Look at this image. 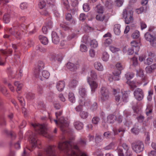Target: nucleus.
I'll use <instances>...</instances> for the list:
<instances>
[{"instance_id":"obj_1","label":"nucleus","mask_w":156,"mask_h":156,"mask_svg":"<svg viewBox=\"0 0 156 156\" xmlns=\"http://www.w3.org/2000/svg\"><path fill=\"white\" fill-rule=\"evenodd\" d=\"M117 151L120 156H131L132 155L131 151L129 147L125 143L123 144L122 146L119 147Z\"/></svg>"},{"instance_id":"obj_2","label":"nucleus","mask_w":156,"mask_h":156,"mask_svg":"<svg viewBox=\"0 0 156 156\" xmlns=\"http://www.w3.org/2000/svg\"><path fill=\"white\" fill-rule=\"evenodd\" d=\"M58 149L61 151L66 149L68 154H70L71 156H78V155L72 149L69 142H66L63 143H59L58 145Z\"/></svg>"},{"instance_id":"obj_3","label":"nucleus","mask_w":156,"mask_h":156,"mask_svg":"<svg viewBox=\"0 0 156 156\" xmlns=\"http://www.w3.org/2000/svg\"><path fill=\"white\" fill-rule=\"evenodd\" d=\"M133 12L132 9L127 8L123 11V17L125 19L126 24H128L133 22Z\"/></svg>"},{"instance_id":"obj_4","label":"nucleus","mask_w":156,"mask_h":156,"mask_svg":"<svg viewBox=\"0 0 156 156\" xmlns=\"http://www.w3.org/2000/svg\"><path fill=\"white\" fill-rule=\"evenodd\" d=\"M32 126L36 130H38L39 133L48 138H50V136L47 134V129L44 126L37 123H32Z\"/></svg>"},{"instance_id":"obj_5","label":"nucleus","mask_w":156,"mask_h":156,"mask_svg":"<svg viewBox=\"0 0 156 156\" xmlns=\"http://www.w3.org/2000/svg\"><path fill=\"white\" fill-rule=\"evenodd\" d=\"M132 148L133 150L136 153H140L144 150L143 143L140 140L136 141L132 144Z\"/></svg>"},{"instance_id":"obj_6","label":"nucleus","mask_w":156,"mask_h":156,"mask_svg":"<svg viewBox=\"0 0 156 156\" xmlns=\"http://www.w3.org/2000/svg\"><path fill=\"white\" fill-rule=\"evenodd\" d=\"M44 67V64L43 62L41 61L39 62L36 65L34 70L33 74L35 77L40 79L41 75H40V72Z\"/></svg>"},{"instance_id":"obj_7","label":"nucleus","mask_w":156,"mask_h":156,"mask_svg":"<svg viewBox=\"0 0 156 156\" xmlns=\"http://www.w3.org/2000/svg\"><path fill=\"white\" fill-rule=\"evenodd\" d=\"M146 39L150 42L151 44L154 47L156 46V38L149 33H147L145 35Z\"/></svg>"},{"instance_id":"obj_8","label":"nucleus","mask_w":156,"mask_h":156,"mask_svg":"<svg viewBox=\"0 0 156 156\" xmlns=\"http://www.w3.org/2000/svg\"><path fill=\"white\" fill-rule=\"evenodd\" d=\"M101 98L104 101H106L109 98V93L108 90L105 87H102L101 91Z\"/></svg>"},{"instance_id":"obj_9","label":"nucleus","mask_w":156,"mask_h":156,"mask_svg":"<svg viewBox=\"0 0 156 156\" xmlns=\"http://www.w3.org/2000/svg\"><path fill=\"white\" fill-rule=\"evenodd\" d=\"M134 96L138 100L140 101L143 98L144 93L142 90L140 88H137L134 93Z\"/></svg>"},{"instance_id":"obj_10","label":"nucleus","mask_w":156,"mask_h":156,"mask_svg":"<svg viewBox=\"0 0 156 156\" xmlns=\"http://www.w3.org/2000/svg\"><path fill=\"white\" fill-rule=\"evenodd\" d=\"M30 143L32 149L35 148L38 144L40 145V143L38 140H37L34 137L31 136L30 138Z\"/></svg>"},{"instance_id":"obj_11","label":"nucleus","mask_w":156,"mask_h":156,"mask_svg":"<svg viewBox=\"0 0 156 156\" xmlns=\"http://www.w3.org/2000/svg\"><path fill=\"white\" fill-rule=\"evenodd\" d=\"M58 122L60 124V127L61 129L68 126V124L66 120H65L63 117H61L59 119Z\"/></svg>"},{"instance_id":"obj_12","label":"nucleus","mask_w":156,"mask_h":156,"mask_svg":"<svg viewBox=\"0 0 156 156\" xmlns=\"http://www.w3.org/2000/svg\"><path fill=\"white\" fill-rule=\"evenodd\" d=\"M136 76H139L141 78V80H146V77L144 75L143 71L141 68H139L138 69L136 70Z\"/></svg>"},{"instance_id":"obj_13","label":"nucleus","mask_w":156,"mask_h":156,"mask_svg":"<svg viewBox=\"0 0 156 156\" xmlns=\"http://www.w3.org/2000/svg\"><path fill=\"white\" fill-rule=\"evenodd\" d=\"M87 80L91 87L92 90H94L97 88L98 84L96 82L91 80L90 78H88Z\"/></svg>"},{"instance_id":"obj_14","label":"nucleus","mask_w":156,"mask_h":156,"mask_svg":"<svg viewBox=\"0 0 156 156\" xmlns=\"http://www.w3.org/2000/svg\"><path fill=\"white\" fill-rule=\"evenodd\" d=\"M121 70L118 69H115L113 73V75L114 76V80H118L119 79V76L121 73Z\"/></svg>"},{"instance_id":"obj_15","label":"nucleus","mask_w":156,"mask_h":156,"mask_svg":"<svg viewBox=\"0 0 156 156\" xmlns=\"http://www.w3.org/2000/svg\"><path fill=\"white\" fill-rule=\"evenodd\" d=\"M50 75L49 73L46 70L43 71L42 73L40 76V79L41 80H43V79H48Z\"/></svg>"},{"instance_id":"obj_16","label":"nucleus","mask_w":156,"mask_h":156,"mask_svg":"<svg viewBox=\"0 0 156 156\" xmlns=\"http://www.w3.org/2000/svg\"><path fill=\"white\" fill-rule=\"evenodd\" d=\"M52 41L55 44H57L59 41L58 36L55 32H53L52 34Z\"/></svg>"},{"instance_id":"obj_17","label":"nucleus","mask_w":156,"mask_h":156,"mask_svg":"<svg viewBox=\"0 0 156 156\" xmlns=\"http://www.w3.org/2000/svg\"><path fill=\"white\" fill-rule=\"evenodd\" d=\"M65 87V83L64 82L60 81L57 84V88L58 91H62Z\"/></svg>"},{"instance_id":"obj_18","label":"nucleus","mask_w":156,"mask_h":156,"mask_svg":"<svg viewBox=\"0 0 156 156\" xmlns=\"http://www.w3.org/2000/svg\"><path fill=\"white\" fill-rule=\"evenodd\" d=\"M39 38L41 43L44 45L47 44L48 42V39L45 36L41 35L39 36Z\"/></svg>"},{"instance_id":"obj_19","label":"nucleus","mask_w":156,"mask_h":156,"mask_svg":"<svg viewBox=\"0 0 156 156\" xmlns=\"http://www.w3.org/2000/svg\"><path fill=\"white\" fill-rule=\"evenodd\" d=\"M116 117L114 115H110L108 116L107 118V122L109 123H112L115 121Z\"/></svg>"},{"instance_id":"obj_20","label":"nucleus","mask_w":156,"mask_h":156,"mask_svg":"<svg viewBox=\"0 0 156 156\" xmlns=\"http://www.w3.org/2000/svg\"><path fill=\"white\" fill-rule=\"evenodd\" d=\"M121 26L120 25L117 24L114 26V31L115 34L117 35H119L121 33Z\"/></svg>"},{"instance_id":"obj_21","label":"nucleus","mask_w":156,"mask_h":156,"mask_svg":"<svg viewBox=\"0 0 156 156\" xmlns=\"http://www.w3.org/2000/svg\"><path fill=\"white\" fill-rule=\"evenodd\" d=\"M52 27V23H49L47 24L44 26L42 28V31L44 34H46L48 31V29L51 28Z\"/></svg>"},{"instance_id":"obj_22","label":"nucleus","mask_w":156,"mask_h":156,"mask_svg":"<svg viewBox=\"0 0 156 156\" xmlns=\"http://www.w3.org/2000/svg\"><path fill=\"white\" fill-rule=\"evenodd\" d=\"M48 156H55L52 147L51 146L48 147L46 151Z\"/></svg>"},{"instance_id":"obj_23","label":"nucleus","mask_w":156,"mask_h":156,"mask_svg":"<svg viewBox=\"0 0 156 156\" xmlns=\"http://www.w3.org/2000/svg\"><path fill=\"white\" fill-rule=\"evenodd\" d=\"M156 69V63L150 66H148L146 68V71L147 73H151L152 70Z\"/></svg>"},{"instance_id":"obj_24","label":"nucleus","mask_w":156,"mask_h":156,"mask_svg":"<svg viewBox=\"0 0 156 156\" xmlns=\"http://www.w3.org/2000/svg\"><path fill=\"white\" fill-rule=\"evenodd\" d=\"M9 31L11 33L14 34L17 38H19L21 35V34L20 32H18L17 30H15L14 28H11Z\"/></svg>"},{"instance_id":"obj_25","label":"nucleus","mask_w":156,"mask_h":156,"mask_svg":"<svg viewBox=\"0 0 156 156\" xmlns=\"http://www.w3.org/2000/svg\"><path fill=\"white\" fill-rule=\"evenodd\" d=\"M74 126L75 128L77 130H80L83 127V124L79 121H76L74 123Z\"/></svg>"},{"instance_id":"obj_26","label":"nucleus","mask_w":156,"mask_h":156,"mask_svg":"<svg viewBox=\"0 0 156 156\" xmlns=\"http://www.w3.org/2000/svg\"><path fill=\"white\" fill-rule=\"evenodd\" d=\"M115 147V143L114 142H112L109 145L106 146L104 149L106 150H108L114 149Z\"/></svg>"},{"instance_id":"obj_27","label":"nucleus","mask_w":156,"mask_h":156,"mask_svg":"<svg viewBox=\"0 0 156 156\" xmlns=\"http://www.w3.org/2000/svg\"><path fill=\"white\" fill-rule=\"evenodd\" d=\"M90 44L91 47L94 48H96L98 46V42L95 39L91 40Z\"/></svg>"},{"instance_id":"obj_28","label":"nucleus","mask_w":156,"mask_h":156,"mask_svg":"<svg viewBox=\"0 0 156 156\" xmlns=\"http://www.w3.org/2000/svg\"><path fill=\"white\" fill-rule=\"evenodd\" d=\"M96 11L97 14L103 13L104 8L103 6L100 5H98L97 6Z\"/></svg>"},{"instance_id":"obj_29","label":"nucleus","mask_w":156,"mask_h":156,"mask_svg":"<svg viewBox=\"0 0 156 156\" xmlns=\"http://www.w3.org/2000/svg\"><path fill=\"white\" fill-rule=\"evenodd\" d=\"M109 55L105 51L103 52L102 53L101 58L104 61H107L108 60Z\"/></svg>"},{"instance_id":"obj_30","label":"nucleus","mask_w":156,"mask_h":156,"mask_svg":"<svg viewBox=\"0 0 156 156\" xmlns=\"http://www.w3.org/2000/svg\"><path fill=\"white\" fill-rule=\"evenodd\" d=\"M68 98L69 101L72 103L75 101V98L74 94L72 93H69L68 94Z\"/></svg>"},{"instance_id":"obj_31","label":"nucleus","mask_w":156,"mask_h":156,"mask_svg":"<svg viewBox=\"0 0 156 156\" xmlns=\"http://www.w3.org/2000/svg\"><path fill=\"white\" fill-rule=\"evenodd\" d=\"M105 16L103 13L97 14L96 16V19L99 21H103L105 19Z\"/></svg>"},{"instance_id":"obj_32","label":"nucleus","mask_w":156,"mask_h":156,"mask_svg":"<svg viewBox=\"0 0 156 156\" xmlns=\"http://www.w3.org/2000/svg\"><path fill=\"white\" fill-rule=\"evenodd\" d=\"M17 72L15 71H11L9 75V77L10 79H14L16 77Z\"/></svg>"},{"instance_id":"obj_33","label":"nucleus","mask_w":156,"mask_h":156,"mask_svg":"<svg viewBox=\"0 0 156 156\" xmlns=\"http://www.w3.org/2000/svg\"><path fill=\"white\" fill-rule=\"evenodd\" d=\"M95 68L99 71H102L103 70V66L99 62H97L94 64Z\"/></svg>"},{"instance_id":"obj_34","label":"nucleus","mask_w":156,"mask_h":156,"mask_svg":"<svg viewBox=\"0 0 156 156\" xmlns=\"http://www.w3.org/2000/svg\"><path fill=\"white\" fill-rule=\"evenodd\" d=\"M131 61L133 66H135L138 65V62L137 57L135 56L131 58Z\"/></svg>"},{"instance_id":"obj_35","label":"nucleus","mask_w":156,"mask_h":156,"mask_svg":"<svg viewBox=\"0 0 156 156\" xmlns=\"http://www.w3.org/2000/svg\"><path fill=\"white\" fill-rule=\"evenodd\" d=\"M67 67L71 71H74L75 69H77L76 67L74 66V65L73 63L69 62L66 65Z\"/></svg>"},{"instance_id":"obj_36","label":"nucleus","mask_w":156,"mask_h":156,"mask_svg":"<svg viewBox=\"0 0 156 156\" xmlns=\"http://www.w3.org/2000/svg\"><path fill=\"white\" fill-rule=\"evenodd\" d=\"M131 46L133 48H136L138 49L140 48V43L135 41H133L131 42Z\"/></svg>"},{"instance_id":"obj_37","label":"nucleus","mask_w":156,"mask_h":156,"mask_svg":"<svg viewBox=\"0 0 156 156\" xmlns=\"http://www.w3.org/2000/svg\"><path fill=\"white\" fill-rule=\"evenodd\" d=\"M3 20L5 23H8L9 22V15L8 13H6L4 15Z\"/></svg>"},{"instance_id":"obj_38","label":"nucleus","mask_w":156,"mask_h":156,"mask_svg":"<svg viewBox=\"0 0 156 156\" xmlns=\"http://www.w3.org/2000/svg\"><path fill=\"white\" fill-rule=\"evenodd\" d=\"M14 85L16 87V91H20L22 88V84L18 82L15 81L14 82Z\"/></svg>"},{"instance_id":"obj_39","label":"nucleus","mask_w":156,"mask_h":156,"mask_svg":"<svg viewBox=\"0 0 156 156\" xmlns=\"http://www.w3.org/2000/svg\"><path fill=\"white\" fill-rule=\"evenodd\" d=\"M66 19L68 21H72V23H73L74 24L75 23V21H74L72 19V16L70 13H68L66 15Z\"/></svg>"},{"instance_id":"obj_40","label":"nucleus","mask_w":156,"mask_h":156,"mask_svg":"<svg viewBox=\"0 0 156 156\" xmlns=\"http://www.w3.org/2000/svg\"><path fill=\"white\" fill-rule=\"evenodd\" d=\"M127 83L130 86V87L133 88H135L137 87V86L135 82L131 81L130 80H128Z\"/></svg>"},{"instance_id":"obj_41","label":"nucleus","mask_w":156,"mask_h":156,"mask_svg":"<svg viewBox=\"0 0 156 156\" xmlns=\"http://www.w3.org/2000/svg\"><path fill=\"white\" fill-rule=\"evenodd\" d=\"M152 111V109L151 105L147 106L146 109V114L147 115H149L151 114Z\"/></svg>"},{"instance_id":"obj_42","label":"nucleus","mask_w":156,"mask_h":156,"mask_svg":"<svg viewBox=\"0 0 156 156\" xmlns=\"http://www.w3.org/2000/svg\"><path fill=\"white\" fill-rule=\"evenodd\" d=\"M46 5V3L43 0H40L38 6L40 9H42L44 8Z\"/></svg>"},{"instance_id":"obj_43","label":"nucleus","mask_w":156,"mask_h":156,"mask_svg":"<svg viewBox=\"0 0 156 156\" xmlns=\"http://www.w3.org/2000/svg\"><path fill=\"white\" fill-rule=\"evenodd\" d=\"M90 76L91 77H90V78L92 80H95L97 78V75L95 72L93 71H91ZM89 78H90V77Z\"/></svg>"},{"instance_id":"obj_44","label":"nucleus","mask_w":156,"mask_h":156,"mask_svg":"<svg viewBox=\"0 0 156 156\" xmlns=\"http://www.w3.org/2000/svg\"><path fill=\"white\" fill-rule=\"evenodd\" d=\"M112 42L111 39L110 38H108L105 40L104 43V45L105 47H107L111 44Z\"/></svg>"},{"instance_id":"obj_45","label":"nucleus","mask_w":156,"mask_h":156,"mask_svg":"<svg viewBox=\"0 0 156 156\" xmlns=\"http://www.w3.org/2000/svg\"><path fill=\"white\" fill-rule=\"evenodd\" d=\"M110 49L111 51L113 53H116L120 51L119 48L112 46L110 47Z\"/></svg>"},{"instance_id":"obj_46","label":"nucleus","mask_w":156,"mask_h":156,"mask_svg":"<svg viewBox=\"0 0 156 156\" xmlns=\"http://www.w3.org/2000/svg\"><path fill=\"white\" fill-rule=\"evenodd\" d=\"M153 94V91L152 90H150L148 91V95L147 96L148 100L150 101L152 99V96Z\"/></svg>"},{"instance_id":"obj_47","label":"nucleus","mask_w":156,"mask_h":156,"mask_svg":"<svg viewBox=\"0 0 156 156\" xmlns=\"http://www.w3.org/2000/svg\"><path fill=\"white\" fill-rule=\"evenodd\" d=\"M80 115L81 117L83 119L86 118L88 115L87 113L84 111L81 112Z\"/></svg>"},{"instance_id":"obj_48","label":"nucleus","mask_w":156,"mask_h":156,"mask_svg":"<svg viewBox=\"0 0 156 156\" xmlns=\"http://www.w3.org/2000/svg\"><path fill=\"white\" fill-rule=\"evenodd\" d=\"M115 67L117 69L120 70H122L123 68V66L120 62H118L116 64Z\"/></svg>"},{"instance_id":"obj_49","label":"nucleus","mask_w":156,"mask_h":156,"mask_svg":"<svg viewBox=\"0 0 156 156\" xmlns=\"http://www.w3.org/2000/svg\"><path fill=\"white\" fill-rule=\"evenodd\" d=\"M126 76L128 80H129L133 77V74L132 73H128L126 74Z\"/></svg>"},{"instance_id":"obj_50","label":"nucleus","mask_w":156,"mask_h":156,"mask_svg":"<svg viewBox=\"0 0 156 156\" xmlns=\"http://www.w3.org/2000/svg\"><path fill=\"white\" fill-rule=\"evenodd\" d=\"M139 33L138 31H136L132 34V36L133 38H137L139 36Z\"/></svg>"},{"instance_id":"obj_51","label":"nucleus","mask_w":156,"mask_h":156,"mask_svg":"<svg viewBox=\"0 0 156 156\" xmlns=\"http://www.w3.org/2000/svg\"><path fill=\"white\" fill-rule=\"evenodd\" d=\"M80 50L82 52H86L87 51V48L85 45L82 44L80 46Z\"/></svg>"},{"instance_id":"obj_52","label":"nucleus","mask_w":156,"mask_h":156,"mask_svg":"<svg viewBox=\"0 0 156 156\" xmlns=\"http://www.w3.org/2000/svg\"><path fill=\"white\" fill-rule=\"evenodd\" d=\"M60 26L63 29V30L66 31H68L70 29L69 27L63 24H61Z\"/></svg>"},{"instance_id":"obj_53","label":"nucleus","mask_w":156,"mask_h":156,"mask_svg":"<svg viewBox=\"0 0 156 156\" xmlns=\"http://www.w3.org/2000/svg\"><path fill=\"white\" fill-rule=\"evenodd\" d=\"M90 38L89 36H84L83 38V41L84 42L87 43L89 42Z\"/></svg>"},{"instance_id":"obj_54","label":"nucleus","mask_w":156,"mask_h":156,"mask_svg":"<svg viewBox=\"0 0 156 156\" xmlns=\"http://www.w3.org/2000/svg\"><path fill=\"white\" fill-rule=\"evenodd\" d=\"M83 8L85 12H88L90 9L89 5L87 4H85L83 6Z\"/></svg>"},{"instance_id":"obj_55","label":"nucleus","mask_w":156,"mask_h":156,"mask_svg":"<svg viewBox=\"0 0 156 156\" xmlns=\"http://www.w3.org/2000/svg\"><path fill=\"white\" fill-rule=\"evenodd\" d=\"M99 121V119L98 117H94L92 119V123L95 124H97Z\"/></svg>"},{"instance_id":"obj_56","label":"nucleus","mask_w":156,"mask_h":156,"mask_svg":"<svg viewBox=\"0 0 156 156\" xmlns=\"http://www.w3.org/2000/svg\"><path fill=\"white\" fill-rule=\"evenodd\" d=\"M79 92L80 94L82 97H83V96H84L86 93V91L85 89L82 88L80 89Z\"/></svg>"},{"instance_id":"obj_57","label":"nucleus","mask_w":156,"mask_h":156,"mask_svg":"<svg viewBox=\"0 0 156 156\" xmlns=\"http://www.w3.org/2000/svg\"><path fill=\"white\" fill-rule=\"evenodd\" d=\"M144 9V8L143 7H141L139 9H136V12L138 14H140L143 12Z\"/></svg>"},{"instance_id":"obj_58","label":"nucleus","mask_w":156,"mask_h":156,"mask_svg":"<svg viewBox=\"0 0 156 156\" xmlns=\"http://www.w3.org/2000/svg\"><path fill=\"white\" fill-rule=\"evenodd\" d=\"M148 156H156V150H152L148 153Z\"/></svg>"},{"instance_id":"obj_59","label":"nucleus","mask_w":156,"mask_h":156,"mask_svg":"<svg viewBox=\"0 0 156 156\" xmlns=\"http://www.w3.org/2000/svg\"><path fill=\"white\" fill-rule=\"evenodd\" d=\"M146 56L145 55H141L139 57V60L140 62H142L145 60Z\"/></svg>"},{"instance_id":"obj_60","label":"nucleus","mask_w":156,"mask_h":156,"mask_svg":"<svg viewBox=\"0 0 156 156\" xmlns=\"http://www.w3.org/2000/svg\"><path fill=\"white\" fill-rule=\"evenodd\" d=\"M86 18V16L83 13H81L80 15V19L81 20H84Z\"/></svg>"},{"instance_id":"obj_61","label":"nucleus","mask_w":156,"mask_h":156,"mask_svg":"<svg viewBox=\"0 0 156 156\" xmlns=\"http://www.w3.org/2000/svg\"><path fill=\"white\" fill-rule=\"evenodd\" d=\"M90 55L91 57H93L95 54V51L93 49H91L89 52Z\"/></svg>"},{"instance_id":"obj_62","label":"nucleus","mask_w":156,"mask_h":156,"mask_svg":"<svg viewBox=\"0 0 156 156\" xmlns=\"http://www.w3.org/2000/svg\"><path fill=\"white\" fill-rule=\"evenodd\" d=\"M20 7L22 9H24L27 8V5L25 3H22L20 4Z\"/></svg>"},{"instance_id":"obj_63","label":"nucleus","mask_w":156,"mask_h":156,"mask_svg":"<svg viewBox=\"0 0 156 156\" xmlns=\"http://www.w3.org/2000/svg\"><path fill=\"white\" fill-rule=\"evenodd\" d=\"M144 117L142 115L139 116L137 118V119L139 122H142L144 120Z\"/></svg>"},{"instance_id":"obj_64","label":"nucleus","mask_w":156,"mask_h":156,"mask_svg":"<svg viewBox=\"0 0 156 156\" xmlns=\"http://www.w3.org/2000/svg\"><path fill=\"white\" fill-rule=\"evenodd\" d=\"M132 131L135 134H137L139 132V129L136 127H134L132 129Z\"/></svg>"}]
</instances>
